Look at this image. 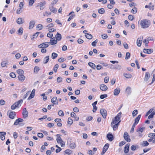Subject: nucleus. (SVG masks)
I'll return each mask as SVG.
<instances>
[{
    "label": "nucleus",
    "mask_w": 155,
    "mask_h": 155,
    "mask_svg": "<svg viewBox=\"0 0 155 155\" xmlns=\"http://www.w3.org/2000/svg\"><path fill=\"white\" fill-rule=\"evenodd\" d=\"M140 24L141 27L143 28L148 27L150 25L148 21L146 20H142L141 21Z\"/></svg>",
    "instance_id": "nucleus-1"
},
{
    "label": "nucleus",
    "mask_w": 155,
    "mask_h": 155,
    "mask_svg": "<svg viewBox=\"0 0 155 155\" xmlns=\"http://www.w3.org/2000/svg\"><path fill=\"white\" fill-rule=\"evenodd\" d=\"M100 113L103 118L105 119L107 115V111L104 109H101L100 110Z\"/></svg>",
    "instance_id": "nucleus-2"
},
{
    "label": "nucleus",
    "mask_w": 155,
    "mask_h": 155,
    "mask_svg": "<svg viewBox=\"0 0 155 155\" xmlns=\"http://www.w3.org/2000/svg\"><path fill=\"white\" fill-rule=\"evenodd\" d=\"M124 138L126 141L129 142L130 141V136L127 132H125L124 133Z\"/></svg>",
    "instance_id": "nucleus-3"
},
{
    "label": "nucleus",
    "mask_w": 155,
    "mask_h": 155,
    "mask_svg": "<svg viewBox=\"0 0 155 155\" xmlns=\"http://www.w3.org/2000/svg\"><path fill=\"white\" fill-rule=\"evenodd\" d=\"M10 112L9 114V117L12 119H13L15 118V117L16 115L15 112L14 111H13L12 110L8 111V113Z\"/></svg>",
    "instance_id": "nucleus-4"
},
{
    "label": "nucleus",
    "mask_w": 155,
    "mask_h": 155,
    "mask_svg": "<svg viewBox=\"0 0 155 155\" xmlns=\"http://www.w3.org/2000/svg\"><path fill=\"white\" fill-rule=\"evenodd\" d=\"M28 112L27 111L26 108H25L23 109L22 112L23 117L25 118L28 117Z\"/></svg>",
    "instance_id": "nucleus-5"
},
{
    "label": "nucleus",
    "mask_w": 155,
    "mask_h": 155,
    "mask_svg": "<svg viewBox=\"0 0 155 155\" xmlns=\"http://www.w3.org/2000/svg\"><path fill=\"white\" fill-rule=\"evenodd\" d=\"M24 120L21 118H18L15 121V122L14 125H19L21 122L23 121Z\"/></svg>",
    "instance_id": "nucleus-6"
},
{
    "label": "nucleus",
    "mask_w": 155,
    "mask_h": 155,
    "mask_svg": "<svg viewBox=\"0 0 155 155\" xmlns=\"http://www.w3.org/2000/svg\"><path fill=\"white\" fill-rule=\"evenodd\" d=\"M143 51L145 53L150 54L153 52V50L151 49L144 48Z\"/></svg>",
    "instance_id": "nucleus-7"
},
{
    "label": "nucleus",
    "mask_w": 155,
    "mask_h": 155,
    "mask_svg": "<svg viewBox=\"0 0 155 155\" xmlns=\"http://www.w3.org/2000/svg\"><path fill=\"white\" fill-rule=\"evenodd\" d=\"M100 89L103 91H106L107 90L108 88L106 85L104 84H101L100 85Z\"/></svg>",
    "instance_id": "nucleus-8"
},
{
    "label": "nucleus",
    "mask_w": 155,
    "mask_h": 155,
    "mask_svg": "<svg viewBox=\"0 0 155 155\" xmlns=\"http://www.w3.org/2000/svg\"><path fill=\"white\" fill-rule=\"evenodd\" d=\"M35 89H34L32 91H31V94L30 95L29 97L28 98L27 100H30L31 99L33 98L35 95Z\"/></svg>",
    "instance_id": "nucleus-9"
},
{
    "label": "nucleus",
    "mask_w": 155,
    "mask_h": 155,
    "mask_svg": "<svg viewBox=\"0 0 155 155\" xmlns=\"http://www.w3.org/2000/svg\"><path fill=\"white\" fill-rule=\"evenodd\" d=\"M107 138L110 141H112L114 139L113 135L110 133H109L107 134Z\"/></svg>",
    "instance_id": "nucleus-10"
},
{
    "label": "nucleus",
    "mask_w": 155,
    "mask_h": 155,
    "mask_svg": "<svg viewBox=\"0 0 155 155\" xmlns=\"http://www.w3.org/2000/svg\"><path fill=\"white\" fill-rule=\"evenodd\" d=\"M130 143L127 144L124 148V151L125 153H127L129 150Z\"/></svg>",
    "instance_id": "nucleus-11"
},
{
    "label": "nucleus",
    "mask_w": 155,
    "mask_h": 155,
    "mask_svg": "<svg viewBox=\"0 0 155 155\" xmlns=\"http://www.w3.org/2000/svg\"><path fill=\"white\" fill-rule=\"evenodd\" d=\"M111 68L112 69H117L118 70H120L121 69V66L120 65H116L115 66H114L113 65H111Z\"/></svg>",
    "instance_id": "nucleus-12"
},
{
    "label": "nucleus",
    "mask_w": 155,
    "mask_h": 155,
    "mask_svg": "<svg viewBox=\"0 0 155 155\" xmlns=\"http://www.w3.org/2000/svg\"><path fill=\"white\" fill-rule=\"evenodd\" d=\"M143 38V37H140L137 39V45L138 47H140L141 46Z\"/></svg>",
    "instance_id": "nucleus-13"
},
{
    "label": "nucleus",
    "mask_w": 155,
    "mask_h": 155,
    "mask_svg": "<svg viewBox=\"0 0 155 155\" xmlns=\"http://www.w3.org/2000/svg\"><path fill=\"white\" fill-rule=\"evenodd\" d=\"M49 9L53 13H55L57 12V9L55 8H54V6L52 5H50Z\"/></svg>",
    "instance_id": "nucleus-14"
},
{
    "label": "nucleus",
    "mask_w": 155,
    "mask_h": 155,
    "mask_svg": "<svg viewBox=\"0 0 155 155\" xmlns=\"http://www.w3.org/2000/svg\"><path fill=\"white\" fill-rule=\"evenodd\" d=\"M120 90L119 88L115 89L114 91V94L115 96H117L120 93Z\"/></svg>",
    "instance_id": "nucleus-15"
},
{
    "label": "nucleus",
    "mask_w": 155,
    "mask_h": 155,
    "mask_svg": "<svg viewBox=\"0 0 155 155\" xmlns=\"http://www.w3.org/2000/svg\"><path fill=\"white\" fill-rule=\"evenodd\" d=\"M51 102L55 104V105L58 104V101H57V97H53L51 100Z\"/></svg>",
    "instance_id": "nucleus-16"
},
{
    "label": "nucleus",
    "mask_w": 155,
    "mask_h": 155,
    "mask_svg": "<svg viewBox=\"0 0 155 155\" xmlns=\"http://www.w3.org/2000/svg\"><path fill=\"white\" fill-rule=\"evenodd\" d=\"M56 136L58 137L56 140L57 141L58 143H62L63 142V141L62 140L61 138L60 137L61 135L60 134H57L56 135Z\"/></svg>",
    "instance_id": "nucleus-17"
},
{
    "label": "nucleus",
    "mask_w": 155,
    "mask_h": 155,
    "mask_svg": "<svg viewBox=\"0 0 155 155\" xmlns=\"http://www.w3.org/2000/svg\"><path fill=\"white\" fill-rule=\"evenodd\" d=\"M150 77V73L148 72H146L145 74L144 81H147L149 80Z\"/></svg>",
    "instance_id": "nucleus-18"
},
{
    "label": "nucleus",
    "mask_w": 155,
    "mask_h": 155,
    "mask_svg": "<svg viewBox=\"0 0 155 155\" xmlns=\"http://www.w3.org/2000/svg\"><path fill=\"white\" fill-rule=\"evenodd\" d=\"M35 24V22L34 21H30L29 23V29L32 28L34 26Z\"/></svg>",
    "instance_id": "nucleus-19"
},
{
    "label": "nucleus",
    "mask_w": 155,
    "mask_h": 155,
    "mask_svg": "<svg viewBox=\"0 0 155 155\" xmlns=\"http://www.w3.org/2000/svg\"><path fill=\"white\" fill-rule=\"evenodd\" d=\"M55 37L57 40L60 41L61 39V35L58 32L57 33Z\"/></svg>",
    "instance_id": "nucleus-20"
},
{
    "label": "nucleus",
    "mask_w": 155,
    "mask_h": 155,
    "mask_svg": "<svg viewBox=\"0 0 155 155\" xmlns=\"http://www.w3.org/2000/svg\"><path fill=\"white\" fill-rule=\"evenodd\" d=\"M49 60V56H47L45 57L43 59V63L44 64H47Z\"/></svg>",
    "instance_id": "nucleus-21"
},
{
    "label": "nucleus",
    "mask_w": 155,
    "mask_h": 155,
    "mask_svg": "<svg viewBox=\"0 0 155 155\" xmlns=\"http://www.w3.org/2000/svg\"><path fill=\"white\" fill-rule=\"evenodd\" d=\"M18 78L19 80L23 81L25 80V77L23 74H21L18 76Z\"/></svg>",
    "instance_id": "nucleus-22"
},
{
    "label": "nucleus",
    "mask_w": 155,
    "mask_h": 155,
    "mask_svg": "<svg viewBox=\"0 0 155 155\" xmlns=\"http://www.w3.org/2000/svg\"><path fill=\"white\" fill-rule=\"evenodd\" d=\"M141 115L140 114L138 115V116L137 117H136V118H135L134 120L135 121L134 123L135 124H137L138 123L139 120L141 117Z\"/></svg>",
    "instance_id": "nucleus-23"
},
{
    "label": "nucleus",
    "mask_w": 155,
    "mask_h": 155,
    "mask_svg": "<svg viewBox=\"0 0 155 155\" xmlns=\"http://www.w3.org/2000/svg\"><path fill=\"white\" fill-rule=\"evenodd\" d=\"M8 61L6 60L5 61H3L1 63V66L2 67H5L8 64Z\"/></svg>",
    "instance_id": "nucleus-24"
},
{
    "label": "nucleus",
    "mask_w": 155,
    "mask_h": 155,
    "mask_svg": "<svg viewBox=\"0 0 155 155\" xmlns=\"http://www.w3.org/2000/svg\"><path fill=\"white\" fill-rule=\"evenodd\" d=\"M138 148V146L137 145H132L130 147V149L132 150H135L137 149Z\"/></svg>",
    "instance_id": "nucleus-25"
},
{
    "label": "nucleus",
    "mask_w": 155,
    "mask_h": 155,
    "mask_svg": "<svg viewBox=\"0 0 155 155\" xmlns=\"http://www.w3.org/2000/svg\"><path fill=\"white\" fill-rule=\"evenodd\" d=\"M23 102V100L22 99L16 102L15 103V104L17 105L18 108L19 107V105L21 106L20 104H21Z\"/></svg>",
    "instance_id": "nucleus-26"
},
{
    "label": "nucleus",
    "mask_w": 155,
    "mask_h": 155,
    "mask_svg": "<svg viewBox=\"0 0 155 155\" xmlns=\"http://www.w3.org/2000/svg\"><path fill=\"white\" fill-rule=\"evenodd\" d=\"M88 64L93 69H95L96 65L94 63L92 62H89L88 63Z\"/></svg>",
    "instance_id": "nucleus-27"
},
{
    "label": "nucleus",
    "mask_w": 155,
    "mask_h": 155,
    "mask_svg": "<svg viewBox=\"0 0 155 155\" xmlns=\"http://www.w3.org/2000/svg\"><path fill=\"white\" fill-rule=\"evenodd\" d=\"M149 143L147 141H143L141 144V145L143 147H146L148 145Z\"/></svg>",
    "instance_id": "nucleus-28"
},
{
    "label": "nucleus",
    "mask_w": 155,
    "mask_h": 155,
    "mask_svg": "<svg viewBox=\"0 0 155 155\" xmlns=\"http://www.w3.org/2000/svg\"><path fill=\"white\" fill-rule=\"evenodd\" d=\"M49 42L51 45H53L57 44V41L55 39L51 40Z\"/></svg>",
    "instance_id": "nucleus-29"
},
{
    "label": "nucleus",
    "mask_w": 155,
    "mask_h": 155,
    "mask_svg": "<svg viewBox=\"0 0 155 155\" xmlns=\"http://www.w3.org/2000/svg\"><path fill=\"white\" fill-rule=\"evenodd\" d=\"M109 144L107 143L106 144H105L104 145V146L103 147V150H104V151H107V150L109 147Z\"/></svg>",
    "instance_id": "nucleus-30"
},
{
    "label": "nucleus",
    "mask_w": 155,
    "mask_h": 155,
    "mask_svg": "<svg viewBox=\"0 0 155 155\" xmlns=\"http://www.w3.org/2000/svg\"><path fill=\"white\" fill-rule=\"evenodd\" d=\"M64 152L66 154V155H69L70 154H71V153L72 152V151L69 149H67Z\"/></svg>",
    "instance_id": "nucleus-31"
},
{
    "label": "nucleus",
    "mask_w": 155,
    "mask_h": 155,
    "mask_svg": "<svg viewBox=\"0 0 155 155\" xmlns=\"http://www.w3.org/2000/svg\"><path fill=\"white\" fill-rule=\"evenodd\" d=\"M98 13L100 14H103L105 12V10L104 8H102L99 9L98 10Z\"/></svg>",
    "instance_id": "nucleus-32"
},
{
    "label": "nucleus",
    "mask_w": 155,
    "mask_h": 155,
    "mask_svg": "<svg viewBox=\"0 0 155 155\" xmlns=\"http://www.w3.org/2000/svg\"><path fill=\"white\" fill-rule=\"evenodd\" d=\"M50 42H45L42 43L43 48H46L48 47L49 45Z\"/></svg>",
    "instance_id": "nucleus-33"
},
{
    "label": "nucleus",
    "mask_w": 155,
    "mask_h": 155,
    "mask_svg": "<svg viewBox=\"0 0 155 155\" xmlns=\"http://www.w3.org/2000/svg\"><path fill=\"white\" fill-rule=\"evenodd\" d=\"M58 55L57 53L53 52L51 54V57L53 59H54L57 57Z\"/></svg>",
    "instance_id": "nucleus-34"
},
{
    "label": "nucleus",
    "mask_w": 155,
    "mask_h": 155,
    "mask_svg": "<svg viewBox=\"0 0 155 155\" xmlns=\"http://www.w3.org/2000/svg\"><path fill=\"white\" fill-rule=\"evenodd\" d=\"M85 36L88 39H91L93 38L92 35L89 33H87L85 35Z\"/></svg>",
    "instance_id": "nucleus-35"
},
{
    "label": "nucleus",
    "mask_w": 155,
    "mask_h": 155,
    "mask_svg": "<svg viewBox=\"0 0 155 155\" xmlns=\"http://www.w3.org/2000/svg\"><path fill=\"white\" fill-rule=\"evenodd\" d=\"M126 91L128 94H130L131 93V87H127L126 89Z\"/></svg>",
    "instance_id": "nucleus-36"
},
{
    "label": "nucleus",
    "mask_w": 155,
    "mask_h": 155,
    "mask_svg": "<svg viewBox=\"0 0 155 155\" xmlns=\"http://www.w3.org/2000/svg\"><path fill=\"white\" fill-rule=\"evenodd\" d=\"M16 22L18 24H21L23 23L22 21V18H18Z\"/></svg>",
    "instance_id": "nucleus-37"
},
{
    "label": "nucleus",
    "mask_w": 155,
    "mask_h": 155,
    "mask_svg": "<svg viewBox=\"0 0 155 155\" xmlns=\"http://www.w3.org/2000/svg\"><path fill=\"white\" fill-rule=\"evenodd\" d=\"M17 72L18 73L19 75L23 74L24 73V71H23L21 69H19L17 70Z\"/></svg>",
    "instance_id": "nucleus-38"
},
{
    "label": "nucleus",
    "mask_w": 155,
    "mask_h": 155,
    "mask_svg": "<svg viewBox=\"0 0 155 155\" xmlns=\"http://www.w3.org/2000/svg\"><path fill=\"white\" fill-rule=\"evenodd\" d=\"M154 115H155V110L153 111L152 113L149 115L148 117V119H150L151 118H152Z\"/></svg>",
    "instance_id": "nucleus-39"
},
{
    "label": "nucleus",
    "mask_w": 155,
    "mask_h": 155,
    "mask_svg": "<svg viewBox=\"0 0 155 155\" xmlns=\"http://www.w3.org/2000/svg\"><path fill=\"white\" fill-rule=\"evenodd\" d=\"M69 146L71 148L74 149L76 147V145L73 142L70 144Z\"/></svg>",
    "instance_id": "nucleus-40"
},
{
    "label": "nucleus",
    "mask_w": 155,
    "mask_h": 155,
    "mask_svg": "<svg viewBox=\"0 0 155 155\" xmlns=\"http://www.w3.org/2000/svg\"><path fill=\"white\" fill-rule=\"evenodd\" d=\"M124 75L126 78H130L132 77V75L129 74L124 73Z\"/></svg>",
    "instance_id": "nucleus-41"
},
{
    "label": "nucleus",
    "mask_w": 155,
    "mask_h": 155,
    "mask_svg": "<svg viewBox=\"0 0 155 155\" xmlns=\"http://www.w3.org/2000/svg\"><path fill=\"white\" fill-rule=\"evenodd\" d=\"M18 34L19 35H22L23 32V29L22 28H20L18 31Z\"/></svg>",
    "instance_id": "nucleus-42"
},
{
    "label": "nucleus",
    "mask_w": 155,
    "mask_h": 155,
    "mask_svg": "<svg viewBox=\"0 0 155 155\" xmlns=\"http://www.w3.org/2000/svg\"><path fill=\"white\" fill-rule=\"evenodd\" d=\"M138 114V111L137 110H134L132 112V116L134 117Z\"/></svg>",
    "instance_id": "nucleus-43"
},
{
    "label": "nucleus",
    "mask_w": 155,
    "mask_h": 155,
    "mask_svg": "<svg viewBox=\"0 0 155 155\" xmlns=\"http://www.w3.org/2000/svg\"><path fill=\"white\" fill-rule=\"evenodd\" d=\"M40 70V68L38 67L35 66L34 68V72L35 73H37Z\"/></svg>",
    "instance_id": "nucleus-44"
},
{
    "label": "nucleus",
    "mask_w": 155,
    "mask_h": 155,
    "mask_svg": "<svg viewBox=\"0 0 155 155\" xmlns=\"http://www.w3.org/2000/svg\"><path fill=\"white\" fill-rule=\"evenodd\" d=\"M137 11V9L136 7H134L131 10V12L133 14H136Z\"/></svg>",
    "instance_id": "nucleus-45"
},
{
    "label": "nucleus",
    "mask_w": 155,
    "mask_h": 155,
    "mask_svg": "<svg viewBox=\"0 0 155 155\" xmlns=\"http://www.w3.org/2000/svg\"><path fill=\"white\" fill-rule=\"evenodd\" d=\"M130 53L129 52H127L126 53V55L125 56V59L126 60L130 58Z\"/></svg>",
    "instance_id": "nucleus-46"
},
{
    "label": "nucleus",
    "mask_w": 155,
    "mask_h": 155,
    "mask_svg": "<svg viewBox=\"0 0 155 155\" xmlns=\"http://www.w3.org/2000/svg\"><path fill=\"white\" fill-rule=\"evenodd\" d=\"M58 114L61 117L63 116L64 115V113L62 110H59Z\"/></svg>",
    "instance_id": "nucleus-47"
},
{
    "label": "nucleus",
    "mask_w": 155,
    "mask_h": 155,
    "mask_svg": "<svg viewBox=\"0 0 155 155\" xmlns=\"http://www.w3.org/2000/svg\"><path fill=\"white\" fill-rule=\"evenodd\" d=\"M16 108H18L16 104L14 103L13 105H12L11 107V108L12 110H15Z\"/></svg>",
    "instance_id": "nucleus-48"
},
{
    "label": "nucleus",
    "mask_w": 155,
    "mask_h": 155,
    "mask_svg": "<svg viewBox=\"0 0 155 155\" xmlns=\"http://www.w3.org/2000/svg\"><path fill=\"white\" fill-rule=\"evenodd\" d=\"M137 124H135L134 123L133 124L132 126V127L131 128V130L130 131V133H133L134 131V127H135V126Z\"/></svg>",
    "instance_id": "nucleus-49"
},
{
    "label": "nucleus",
    "mask_w": 155,
    "mask_h": 155,
    "mask_svg": "<svg viewBox=\"0 0 155 155\" xmlns=\"http://www.w3.org/2000/svg\"><path fill=\"white\" fill-rule=\"evenodd\" d=\"M75 16V15L74 14H73V15H70L69 18H68V21H70L73 18H74Z\"/></svg>",
    "instance_id": "nucleus-50"
},
{
    "label": "nucleus",
    "mask_w": 155,
    "mask_h": 155,
    "mask_svg": "<svg viewBox=\"0 0 155 155\" xmlns=\"http://www.w3.org/2000/svg\"><path fill=\"white\" fill-rule=\"evenodd\" d=\"M39 32H37L36 33H35L34 35L32 36V37L31 38V39H33L35 38H36L37 37L38 35V34L39 33Z\"/></svg>",
    "instance_id": "nucleus-51"
},
{
    "label": "nucleus",
    "mask_w": 155,
    "mask_h": 155,
    "mask_svg": "<svg viewBox=\"0 0 155 155\" xmlns=\"http://www.w3.org/2000/svg\"><path fill=\"white\" fill-rule=\"evenodd\" d=\"M68 123L71 125L73 123V120L71 118H69L68 121Z\"/></svg>",
    "instance_id": "nucleus-52"
},
{
    "label": "nucleus",
    "mask_w": 155,
    "mask_h": 155,
    "mask_svg": "<svg viewBox=\"0 0 155 155\" xmlns=\"http://www.w3.org/2000/svg\"><path fill=\"white\" fill-rule=\"evenodd\" d=\"M107 94H101L100 96V98L101 99H103L105 97H107Z\"/></svg>",
    "instance_id": "nucleus-53"
},
{
    "label": "nucleus",
    "mask_w": 155,
    "mask_h": 155,
    "mask_svg": "<svg viewBox=\"0 0 155 155\" xmlns=\"http://www.w3.org/2000/svg\"><path fill=\"white\" fill-rule=\"evenodd\" d=\"M43 27V26L41 24H39L37 25L36 28H39V30H41L42 29Z\"/></svg>",
    "instance_id": "nucleus-54"
},
{
    "label": "nucleus",
    "mask_w": 155,
    "mask_h": 155,
    "mask_svg": "<svg viewBox=\"0 0 155 155\" xmlns=\"http://www.w3.org/2000/svg\"><path fill=\"white\" fill-rule=\"evenodd\" d=\"M98 40L96 39L95 41L91 43V45L93 46H96V44Z\"/></svg>",
    "instance_id": "nucleus-55"
},
{
    "label": "nucleus",
    "mask_w": 155,
    "mask_h": 155,
    "mask_svg": "<svg viewBox=\"0 0 155 155\" xmlns=\"http://www.w3.org/2000/svg\"><path fill=\"white\" fill-rule=\"evenodd\" d=\"M34 0H29V5L30 6H32L34 3Z\"/></svg>",
    "instance_id": "nucleus-56"
},
{
    "label": "nucleus",
    "mask_w": 155,
    "mask_h": 155,
    "mask_svg": "<svg viewBox=\"0 0 155 155\" xmlns=\"http://www.w3.org/2000/svg\"><path fill=\"white\" fill-rule=\"evenodd\" d=\"M30 92H31V91H28L26 94H25V95H24V97H23V99H25L27 98V97H28V95L30 93Z\"/></svg>",
    "instance_id": "nucleus-57"
},
{
    "label": "nucleus",
    "mask_w": 155,
    "mask_h": 155,
    "mask_svg": "<svg viewBox=\"0 0 155 155\" xmlns=\"http://www.w3.org/2000/svg\"><path fill=\"white\" fill-rule=\"evenodd\" d=\"M118 127L117 126V124H114L113 126H112L113 129V130H116L118 128Z\"/></svg>",
    "instance_id": "nucleus-58"
},
{
    "label": "nucleus",
    "mask_w": 155,
    "mask_h": 155,
    "mask_svg": "<svg viewBox=\"0 0 155 155\" xmlns=\"http://www.w3.org/2000/svg\"><path fill=\"white\" fill-rule=\"evenodd\" d=\"M128 19L131 21H132L134 19V16L131 15H129L128 17Z\"/></svg>",
    "instance_id": "nucleus-59"
},
{
    "label": "nucleus",
    "mask_w": 155,
    "mask_h": 155,
    "mask_svg": "<svg viewBox=\"0 0 155 155\" xmlns=\"http://www.w3.org/2000/svg\"><path fill=\"white\" fill-rule=\"evenodd\" d=\"M10 76L11 77L13 78H15L16 77V75L15 73L13 72H11L10 74Z\"/></svg>",
    "instance_id": "nucleus-60"
},
{
    "label": "nucleus",
    "mask_w": 155,
    "mask_h": 155,
    "mask_svg": "<svg viewBox=\"0 0 155 155\" xmlns=\"http://www.w3.org/2000/svg\"><path fill=\"white\" fill-rule=\"evenodd\" d=\"M144 129H145L144 127H142L140 128L139 130H137V132H140L141 133H142Z\"/></svg>",
    "instance_id": "nucleus-61"
},
{
    "label": "nucleus",
    "mask_w": 155,
    "mask_h": 155,
    "mask_svg": "<svg viewBox=\"0 0 155 155\" xmlns=\"http://www.w3.org/2000/svg\"><path fill=\"white\" fill-rule=\"evenodd\" d=\"M93 119V117L91 116H89L87 117L86 120L87 121H90L92 120Z\"/></svg>",
    "instance_id": "nucleus-62"
},
{
    "label": "nucleus",
    "mask_w": 155,
    "mask_h": 155,
    "mask_svg": "<svg viewBox=\"0 0 155 155\" xmlns=\"http://www.w3.org/2000/svg\"><path fill=\"white\" fill-rule=\"evenodd\" d=\"M38 136L40 138H42L43 137V134L41 133H39L38 134Z\"/></svg>",
    "instance_id": "nucleus-63"
},
{
    "label": "nucleus",
    "mask_w": 155,
    "mask_h": 155,
    "mask_svg": "<svg viewBox=\"0 0 155 155\" xmlns=\"http://www.w3.org/2000/svg\"><path fill=\"white\" fill-rule=\"evenodd\" d=\"M5 101L1 99L0 100V105H3L5 104Z\"/></svg>",
    "instance_id": "nucleus-64"
}]
</instances>
